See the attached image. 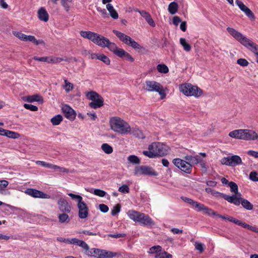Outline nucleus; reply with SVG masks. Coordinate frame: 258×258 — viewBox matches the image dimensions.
Segmentation results:
<instances>
[{
    "label": "nucleus",
    "instance_id": "1",
    "mask_svg": "<svg viewBox=\"0 0 258 258\" xmlns=\"http://www.w3.org/2000/svg\"><path fill=\"white\" fill-rule=\"evenodd\" d=\"M110 125L111 128L115 132L121 135L131 134L132 129L127 122L118 117L110 118Z\"/></svg>",
    "mask_w": 258,
    "mask_h": 258
},
{
    "label": "nucleus",
    "instance_id": "2",
    "mask_svg": "<svg viewBox=\"0 0 258 258\" xmlns=\"http://www.w3.org/2000/svg\"><path fill=\"white\" fill-rule=\"evenodd\" d=\"M149 151H144V155L152 158L156 156H163L168 153V147L161 143H153L148 147Z\"/></svg>",
    "mask_w": 258,
    "mask_h": 258
},
{
    "label": "nucleus",
    "instance_id": "3",
    "mask_svg": "<svg viewBox=\"0 0 258 258\" xmlns=\"http://www.w3.org/2000/svg\"><path fill=\"white\" fill-rule=\"evenodd\" d=\"M229 136L233 138L245 141L257 140L258 141V134L252 130H235L230 132Z\"/></svg>",
    "mask_w": 258,
    "mask_h": 258
},
{
    "label": "nucleus",
    "instance_id": "4",
    "mask_svg": "<svg viewBox=\"0 0 258 258\" xmlns=\"http://www.w3.org/2000/svg\"><path fill=\"white\" fill-rule=\"evenodd\" d=\"M127 215L131 219L139 222L143 226L152 227L155 224L148 215L142 213L130 210L127 212Z\"/></svg>",
    "mask_w": 258,
    "mask_h": 258
},
{
    "label": "nucleus",
    "instance_id": "5",
    "mask_svg": "<svg viewBox=\"0 0 258 258\" xmlns=\"http://www.w3.org/2000/svg\"><path fill=\"white\" fill-rule=\"evenodd\" d=\"M68 195L72 199L77 200V207L79 209L78 215L81 219H85L88 216V208L86 203L83 201V198L81 196L75 195L72 193H69Z\"/></svg>",
    "mask_w": 258,
    "mask_h": 258
},
{
    "label": "nucleus",
    "instance_id": "6",
    "mask_svg": "<svg viewBox=\"0 0 258 258\" xmlns=\"http://www.w3.org/2000/svg\"><path fill=\"white\" fill-rule=\"evenodd\" d=\"M143 89L148 92H156L159 93L161 99L165 97L163 86L158 82L154 81H146L143 85Z\"/></svg>",
    "mask_w": 258,
    "mask_h": 258
},
{
    "label": "nucleus",
    "instance_id": "7",
    "mask_svg": "<svg viewBox=\"0 0 258 258\" xmlns=\"http://www.w3.org/2000/svg\"><path fill=\"white\" fill-rule=\"evenodd\" d=\"M241 194L238 195L227 196V201L236 206L241 204L242 207L247 210H252L253 206L248 200L241 197Z\"/></svg>",
    "mask_w": 258,
    "mask_h": 258
},
{
    "label": "nucleus",
    "instance_id": "8",
    "mask_svg": "<svg viewBox=\"0 0 258 258\" xmlns=\"http://www.w3.org/2000/svg\"><path fill=\"white\" fill-rule=\"evenodd\" d=\"M113 33L119 39L120 41L128 46H130L135 49H141L144 48L138 43L135 41L130 36L122 33L117 30H113Z\"/></svg>",
    "mask_w": 258,
    "mask_h": 258
},
{
    "label": "nucleus",
    "instance_id": "9",
    "mask_svg": "<svg viewBox=\"0 0 258 258\" xmlns=\"http://www.w3.org/2000/svg\"><path fill=\"white\" fill-rule=\"evenodd\" d=\"M180 90V92L187 96H194L196 97H199L202 94V90L200 88L190 84L181 85Z\"/></svg>",
    "mask_w": 258,
    "mask_h": 258
},
{
    "label": "nucleus",
    "instance_id": "10",
    "mask_svg": "<svg viewBox=\"0 0 258 258\" xmlns=\"http://www.w3.org/2000/svg\"><path fill=\"white\" fill-rule=\"evenodd\" d=\"M86 97L92 101L89 103V106L94 109L100 108L104 104L103 98L98 93L94 91L87 93Z\"/></svg>",
    "mask_w": 258,
    "mask_h": 258
},
{
    "label": "nucleus",
    "instance_id": "11",
    "mask_svg": "<svg viewBox=\"0 0 258 258\" xmlns=\"http://www.w3.org/2000/svg\"><path fill=\"white\" fill-rule=\"evenodd\" d=\"M134 174L136 176L145 175L150 176H157L158 175V173L152 167L146 165L136 166L135 168Z\"/></svg>",
    "mask_w": 258,
    "mask_h": 258
},
{
    "label": "nucleus",
    "instance_id": "12",
    "mask_svg": "<svg viewBox=\"0 0 258 258\" xmlns=\"http://www.w3.org/2000/svg\"><path fill=\"white\" fill-rule=\"evenodd\" d=\"M173 163L181 171L189 174L192 170V166L190 163L184 160L176 158L173 160Z\"/></svg>",
    "mask_w": 258,
    "mask_h": 258
},
{
    "label": "nucleus",
    "instance_id": "13",
    "mask_svg": "<svg viewBox=\"0 0 258 258\" xmlns=\"http://www.w3.org/2000/svg\"><path fill=\"white\" fill-rule=\"evenodd\" d=\"M80 34L81 37L90 40L98 45L101 42L103 37L99 34L91 31H81Z\"/></svg>",
    "mask_w": 258,
    "mask_h": 258
},
{
    "label": "nucleus",
    "instance_id": "14",
    "mask_svg": "<svg viewBox=\"0 0 258 258\" xmlns=\"http://www.w3.org/2000/svg\"><path fill=\"white\" fill-rule=\"evenodd\" d=\"M13 34L15 36L18 37L21 40L25 41H31L37 45L44 43L43 41L41 40H37L34 36L26 35L20 32L13 31Z\"/></svg>",
    "mask_w": 258,
    "mask_h": 258
},
{
    "label": "nucleus",
    "instance_id": "15",
    "mask_svg": "<svg viewBox=\"0 0 258 258\" xmlns=\"http://www.w3.org/2000/svg\"><path fill=\"white\" fill-rule=\"evenodd\" d=\"M227 31H228L230 35H231L236 40L239 42L243 45L246 41H247L248 38L234 28L227 27Z\"/></svg>",
    "mask_w": 258,
    "mask_h": 258
},
{
    "label": "nucleus",
    "instance_id": "16",
    "mask_svg": "<svg viewBox=\"0 0 258 258\" xmlns=\"http://www.w3.org/2000/svg\"><path fill=\"white\" fill-rule=\"evenodd\" d=\"M25 192L27 195L35 198L49 199L50 198L49 195L34 188H28Z\"/></svg>",
    "mask_w": 258,
    "mask_h": 258
},
{
    "label": "nucleus",
    "instance_id": "17",
    "mask_svg": "<svg viewBox=\"0 0 258 258\" xmlns=\"http://www.w3.org/2000/svg\"><path fill=\"white\" fill-rule=\"evenodd\" d=\"M99 46L102 47H106L110 51L113 52L114 53L118 48L114 43L111 42L108 38L103 36L101 39V42L99 43Z\"/></svg>",
    "mask_w": 258,
    "mask_h": 258
},
{
    "label": "nucleus",
    "instance_id": "18",
    "mask_svg": "<svg viewBox=\"0 0 258 258\" xmlns=\"http://www.w3.org/2000/svg\"><path fill=\"white\" fill-rule=\"evenodd\" d=\"M235 3L238 6L239 8L241 10V11L244 12L246 16L247 17H248L251 20L253 21L255 20V18L254 14L242 2L239 0H236L235 1Z\"/></svg>",
    "mask_w": 258,
    "mask_h": 258
},
{
    "label": "nucleus",
    "instance_id": "19",
    "mask_svg": "<svg viewBox=\"0 0 258 258\" xmlns=\"http://www.w3.org/2000/svg\"><path fill=\"white\" fill-rule=\"evenodd\" d=\"M64 116L70 120H74L76 116L75 111L68 105L65 104L61 107Z\"/></svg>",
    "mask_w": 258,
    "mask_h": 258
},
{
    "label": "nucleus",
    "instance_id": "20",
    "mask_svg": "<svg viewBox=\"0 0 258 258\" xmlns=\"http://www.w3.org/2000/svg\"><path fill=\"white\" fill-rule=\"evenodd\" d=\"M242 164L241 158L238 155L227 157V166L235 167Z\"/></svg>",
    "mask_w": 258,
    "mask_h": 258
},
{
    "label": "nucleus",
    "instance_id": "21",
    "mask_svg": "<svg viewBox=\"0 0 258 258\" xmlns=\"http://www.w3.org/2000/svg\"><path fill=\"white\" fill-rule=\"evenodd\" d=\"M58 208L62 212L70 213L71 212V207L69 205L68 202L63 198H60L57 202Z\"/></svg>",
    "mask_w": 258,
    "mask_h": 258
},
{
    "label": "nucleus",
    "instance_id": "22",
    "mask_svg": "<svg viewBox=\"0 0 258 258\" xmlns=\"http://www.w3.org/2000/svg\"><path fill=\"white\" fill-rule=\"evenodd\" d=\"M243 45L258 56V45L248 39Z\"/></svg>",
    "mask_w": 258,
    "mask_h": 258
},
{
    "label": "nucleus",
    "instance_id": "23",
    "mask_svg": "<svg viewBox=\"0 0 258 258\" xmlns=\"http://www.w3.org/2000/svg\"><path fill=\"white\" fill-rule=\"evenodd\" d=\"M38 17L39 19L43 22H47L49 19V15L44 8L41 7L38 11Z\"/></svg>",
    "mask_w": 258,
    "mask_h": 258
},
{
    "label": "nucleus",
    "instance_id": "24",
    "mask_svg": "<svg viewBox=\"0 0 258 258\" xmlns=\"http://www.w3.org/2000/svg\"><path fill=\"white\" fill-rule=\"evenodd\" d=\"M184 159L188 163H190L191 166L192 164H197L202 161V159L199 155L195 156L186 155L184 157Z\"/></svg>",
    "mask_w": 258,
    "mask_h": 258
},
{
    "label": "nucleus",
    "instance_id": "25",
    "mask_svg": "<svg viewBox=\"0 0 258 258\" xmlns=\"http://www.w3.org/2000/svg\"><path fill=\"white\" fill-rule=\"evenodd\" d=\"M102 253V249L93 248L90 250L89 249L88 252L86 253L87 255L89 256H94L97 257L98 258L101 257V255Z\"/></svg>",
    "mask_w": 258,
    "mask_h": 258
},
{
    "label": "nucleus",
    "instance_id": "26",
    "mask_svg": "<svg viewBox=\"0 0 258 258\" xmlns=\"http://www.w3.org/2000/svg\"><path fill=\"white\" fill-rule=\"evenodd\" d=\"M26 101L29 102L36 101L39 103H42L43 102V99L40 95L35 94L33 95L28 96L27 97Z\"/></svg>",
    "mask_w": 258,
    "mask_h": 258
},
{
    "label": "nucleus",
    "instance_id": "27",
    "mask_svg": "<svg viewBox=\"0 0 258 258\" xmlns=\"http://www.w3.org/2000/svg\"><path fill=\"white\" fill-rule=\"evenodd\" d=\"M119 255V254L117 252H113L110 251L102 249L100 258H112L118 256Z\"/></svg>",
    "mask_w": 258,
    "mask_h": 258
},
{
    "label": "nucleus",
    "instance_id": "28",
    "mask_svg": "<svg viewBox=\"0 0 258 258\" xmlns=\"http://www.w3.org/2000/svg\"><path fill=\"white\" fill-rule=\"evenodd\" d=\"M227 186H229L230 188V191L234 193L233 195L241 194L240 192H238V186L236 183L232 181L229 182L227 180Z\"/></svg>",
    "mask_w": 258,
    "mask_h": 258
},
{
    "label": "nucleus",
    "instance_id": "29",
    "mask_svg": "<svg viewBox=\"0 0 258 258\" xmlns=\"http://www.w3.org/2000/svg\"><path fill=\"white\" fill-rule=\"evenodd\" d=\"M58 0H51L52 2L56 4ZM73 0H61V4L67 12H69L70 8V5Z\"/></svg>",
    "mask_w": 258,
    "mask_h": 258
},
{
    "label": "nucleus",
    "instance_id": "30",
    "mask_svg": "<svg viewBox=\"0 0 258 258\" xmlns=\"http://www.w3.org/2000/svg\"><path fill=\"white\" fill-rule=\"evenodd\" d=\"M178 5L176 2H173L169 4L168 11L171 15L175 14L178 11Z\"/></svg>",
    "mask_w": 258,
    "mask_h": 258
},
{
    "label": "nucleus",
    "instance_id": "31",
    "mask_svg": "<svg viewBox=\"0 0 258 258\" xmlns=\"http://www.w3.org/2000/svg\"><path fill=\"white\" fill-rule=\"evenodd\" d=\"M227 220L243 228H244L246 226V223L243 222L242 221L238 220L232 217H229L228 218L227 217Z\"/></svg>",
    "mask_w": 258,
    "mask_h": 258
},
{
    "label": "nucleus",
    "instance_id": "32",
    "mask_svg": "<svg viewBox=\"0 0 258 258\" xmlns=\"http://www.w3.org/2000/svg\"><path fill=\"white\" fill-rule=\"evenodd\" d=\"M4 136L9 138L15 139H17L20 137V135L18 133L6 130L5 131V133H4Z\"/></svg>",
    "mask_w": 258,
    "mask_h": 258
},
{
    "label": "nucleus",
    "instance_id": "33",
    "mask_svg": "<svg viewBox=\"0 0 258 258\" xmlns=\"http://www.w3.org/2000/svg\"><path fill=\"white\" fill-rule=\"evenodd\" d=\"M180 44L183 46L185 51L188 52L190 51L191 47L188 43L186 42V40L184 38H181L179 40Z\"/></svg>",
    "mask_w": 258,
    "mask_h": 258
},
{
    "label": "nucleus",
    "instance_id": "34",
    "mask_svg": "<svg viewBox=\"0 0 258 258\" xmlns=\"http://www.w3.org/2000/svg\"><path fill=\"white\" fill-rule=\"evenodd\" d=\"M101 149L107 154H110L113 152L112 147L107 143H104L101 145Z\"/></svg>",
    "mask_w": 258,
    "mask_h": 258
},
{
    "label": "nucleus",
    "instance_id": "35",
    "mask_svg": "<svg viewBox=\"0 0 258 258\" xmlns=\"http://www.w3.org/2000/svg\"><path fill=\"white\" fill-rule=\"evenodd\" d=\"M62 120V117L61 115L58 114L51 119V122L53 125H58Z\"/></svg>",
    "mask_w": 258,
    "mask_h": 258
},
{
    "label": "nucleus",
    "instance_id": "36",
    "mask_svg": "<svg viewBox=\"0 0 258 258\" xmlns=\"http://www.w3.org/2000/svg\"><path fill=\"white\" fill-rule=\"evenodd\" d=\"M127 160L129 163L134 164H139L140 163V159L135 155H130L127 157Z\"/></svg>",
    "mask_w": 258,
    "mask_h": 258
},
{
    "label": "nucleus",
    "instance_id": "37",
    "mask_svg": "<svg viewBox=\"0 0 258 258\" xmlns=\"http://www.w3.org/2000/svg\"><path fill=\"white\" fill-rule=\"evenodd\" d=\"M158 71L161 73L166 74L169 72L168 68L164 64H159L157 66Z\"/></svg>",
    "mask_w": 258,
    "mask_h": 258
},
{
    "label": "nucleus",
    "instance_id": "38",
    "mask_svg": "<svg viewBox=\"0 0 258 258\" xmlns=\"http://www.w3.org/2000/svg\"><path fill=\"white\" fill-rule=\"evenodd\" d=\"M58 219L59 221L61 223L64 222L69 223L70 221V218L69 216L65 213L59 214L58 215Z\"/></svg>",
    "mask_w": 258,
    "mask_h": 258
},
{
    "label": "nucleus",
    "instance_id": "39",
    "mask_svg": "<svg viewBox=\"0 0 258 258\" xmlns=\"http://www.w3.org/2000/svg\"><path fill=\"white\" fill-rule=\"evenodd\" d=\"M131 134H133L134 136L138 138L139 139H143L145 138L142 132L138 128L133 129V131H131Z\"/></svg>",
    "mask_w": 258,
    "mask_h": 258
},
{
    "label": "nucleus",
    "instance_id": "40",
    "mask_svg": "<svg viewBox=\"0 0 258 258\" xmlns=\"http://www.w3.org/2000/svg\"><path fill=\"white\" fill-rule=\"evenodd\" d=\"M97 59L101 60L104 63H105L106 64H109L110 62V60L109 58L106 55L101 54H99V55H97Z\"/></svg>",
    "mask_w": 258,
    "mask_h": 258
},
{
    "label": "nucleus",
    "instance_id": "41",
    "mask_svg": "<svg viewBox=\"0 0 258 258\" xmlns=\"http://www.w3.org/2000/svg\"><path fill=\"white\" fill-rule=\"evenodd\" d=\"M51 169H53L54 170H57L61 172L69 173L70 170L69 169L66 168L64 167H60L56 165L52 164L51 165Z\"/></svg>",
    "mask_w": 258,
    "mask_h": 258
},
{
    "label": "nucleus",
    "instance_id": "42",
    "mask_svg": "<svg viewBox=\"0 0 258 258\" xmlns=\"http://www.w3.org/2000/svg\"><path fill=\"white\" fill-rule=\"evenodd\" d=\"M192 206L193 208H197L198 209L197 211L199 212H201V211L203 212V211L205 210V208L206 207V206L204 205L201 204L200 203H198L196 201H195L194 203V204Z\"/></svg>",
    "mask_w": 258,
    "mask_h": 258
},
{
    "label": "nucleus",
    "instance_id": "43",
    "mask_svg": "<svg viewBox=\"0 0 258 258\" xmlns=\"http://www.w3.org/2000/svg\"><path fill=\"white\" fill-rule=\"evenodd\" d=\"M172 256L171 254L164 251L157 254L155 255V258H172Z\"/></svg>",
    "mask_w": 258,
    "mask_h": 258
},
{
    "label": "nucleus",
    "instance_id": "44",
    "mask_svg": "<svg viewBox=\"0 0 258 258\" xmlns=\"http://www.w3.org/2000/svg\"><path fill=\"white\" fill-rule=\"evenodd\" d=\"M63 60L66 61L67 60L65 59H63L61 57H49V63H59Z\"/></svg>",
    "mask_w": 258,
    "mask_h": 258
},
{
    "label": "nucleus",
    "instance_id": "45",
    "mask_svg": "<svg viewBox=\"0 0 258 258\" xmlns=\"http://www.w3.org/2000/svg\"><path fill=\"white\" fill-rule=\"evenodd\" d=\"M161 250H162L161 246H160L159 245H156V246H153L151 247L149 249L148 252L150 253H154L155 252H160L161 251Z\"/></svg>",
    "mask_w": 258,
    "mask_h": 258
},
{
    "label": "nucleus",
    "instance_id": "46",
    "mask_svg": "<svg viewBox=\"0 0 258 258\" xmlns=\"http://www.w3.org/2000/svg\"><path fill=\"white\" fill-rule=\"evenodd\" d=\"M64 89L66 92H68L73 90V85L72 83L69 82L67 80H64Z\"/></svg>",
    "mask_w": 258,
    "mask_h": 258
},
{
    "label": "nucleus",
    "instance_id": "47",
    "mask_svg": "<svg viewBox=\"0 0 258 258\" xmlns=\"http://www.w3.org/2000/svg\"><path fill=\"white\" fill-rule=\"evenodd\" d=\"M93 194L100 197H104L106 195V192L100 189H95Z\"/></svg>",
    "mask_w": 258,
    "mask_h": 258
},
{
    "label": "nucleus",
    "instance_id": "48",
    "mask_svg": "<svg viewBox=\"0 0 258 258\" xmlns=\"http://www.w3.org/2000/svg\"><path fill=\"white\" fill-rule=\"evenodd\" d=\"M121 207L120 205L117 204L115 206L113 207V209L111 210V214L113 216H115L120 211Z\"/></svg>",
    "mask_w": 258,
    "mask_h": 258
},
{
    "label": "nucleus",
    "instance_id": "49",
    "mask_svg": "<svg viewBox=\"0 0 258 258\" xmlns=\"http://www.w3.org/2000/svg\"><path fill=\"white\" fill-rule=\"evenodd\" d=\"M195 246L196 250L202 253L204 251V244L201 242H196Z\"/></svg>",
    "mask_w": 258,
    "mask_h": 258
},
{
    "label": "nucleus",
    "instance_id": "50",
    "mask_svg": "<svg viewBox=\"0 0 258 258\" xmlns=\"http://www.w3.org/2000/svg\"><path fill=\"white\" fill-rule=\"evenodd\" d=\"M126 51L121 48H118L117 50L115 51L114 54L117 56L123 58L125 54Z\"/></svg>",
    "mask_w": 258,
    "mask_h": 258
},
{
    "label": "nucleus",
    "instance_id": "51",
    "mask_svg": "<svg viewBox=\"0 0 258 258\" xmlns=\"http://www.w3.org/2000/svg\"><path fill=\"white\" fill-rule=\"evenodd\" d=\"M237 63L242 66V67H246L248 65L249 62L247 60L244 58H239L237 60Z\"/></svg>",
    "mask_w": 258,
    "mask_h": 258
},
{
    "label": "nucleus",
    "instance_id": "52",
    "mask_svg": "<svg viewBox=\"0 0 258 258\" xmlns=\"http://www.w3.org/2000/svg\"><path fill=\"white\" fill-rule=\"evenodd\" d=\"M118 191L122 193H128L130 188L126 184H123L118 188Z\"/></svg>",
    "mask_w": 258,
    "mask_h": 258
},
{
    "label": "nucleus",
    "instance_id": "53",
    "mask_svg": "<svg viewBox=\"0 0 258 258\" xmlns=\"http://www.w3.org/2000/svg\"><path fill=\"white\" fill-rule=\"evenodd\" d=\"M24 107L26 109L30 110L31 111H36L38 110V107L32 104H24Z\"/></svg>",
    "mask_w": 258,
    "mask_h": 258
},
{
    "label": "nucleus",
    "instance_id": "54",
    "mask_svg": "<svg viewBox=\"0 0 258 258\" xmlns=\"http://www.w3.org/2000/svg\"><path fill=\"white\" fill-rule=\"evenodd\" d=\"M35 163L37 165H39L48 168H51V164L47 163V162L43 161H35Z\"/></svg>",
    "mask_w": 258,
    "mask_h": 258
},
{
    "label": "nucleus",
    "instance_id": "55",
    "mask_svg": "<svg viewBox=\"0 0 258 258\" xmlns=\"http://www.w3.org/2000/svg\"><path fill=\"white\" fill-rule=\"evenodd\" d=\"M9 184V182L6 180H0V192L5 189Z\"/></svg>",
    "mask_w": 258,
    "mask_h": 258
},
{
    "label": "nucleus",
    "instance_id": "56",
    "mask_svg": "<svg viewBox=\"0 0 258 258\" xmlns=\"http://www.w3.org/2000/svg\"><path fill=\"white\" fill-rule=\"evenodd\" d=\"M249 178L252 181H258V173L255 171L250 172Z\"/></svg>",
    "mask_w": 258,
    "mask_h": 258
},
{
    "label": "nucleus",
    "instance_id": "57",
    "mask_svg": "<svg viewBox=\"0 0 258 258\" xmlns=\"http://www.w3.org/2000/svg\"><path fill=\"white\" fill-rule=\"evenodd\" d=\"M33 59L35 60H37V61H43V62H48V60H49V57H37V56H34L33 57Z\"/></svg>",
    "mask_w": 258,
    "mask_h": 258
},
{
    "label": "nucleus",
    "instance_id": "58",
    "mask_svg": "<svg viewBox=\"0 0 258 258\" xmlns=\"http://www.w3.org/2000/svg\"><path fill=\"white\" fill-rule=\"evenodd\" d=\"M99 207L100 210L103 213H106L109 210L108 206L104 204H100Z\"/></svg>",
    "mask_w": 258,
    "mask_h": 258
},
{
    "label": "nucleus",
    "instance_id": "59",
    "mask_svg": "<svg viewBox=\"0 0 258 258\" xmlns=\"http://www.w3.org/2000/svg\"><path fill=\"white\" fill-rule=\"evenodd\" d=\"M126 234L124 233H118V234H110L108 235L109 237L115 238H118L120 237H125Z\"/></svg>",
    "mask_w": 258,
    "mask_h": 258
},
{
    "label": "nucleus",
    "instance_id": "60",
    "mask_svg": "<svg viewBox=\"0 0 258 258\" xmlns=\"http://www.w3.org/2000/svg\"><path fill=\"white\" fill-rule=\"evenodd\" d=\"M212 195L217 198H221L226 199V195L215 190L213 192H212Z\"/></svg>",
    "mask_w": 258,
    "mask_h": 258
},
{
    "label": "nucleus",
    "instance_id": "61",
    "mask_svg": "<svg viewBox=\"0 0 258 258\" xmlns=\"http://www.w3.org/2000/svg\"><path fill=\"white\" fill-rule=\"evenodd\" d=\"M244 228L247 229L249 230L258 233V228L255 226H251L247 224H246V226L244 227Z\"/></svg>",
    "mask_w": 258,
    "mask_h": 258
},
{
    "label": "nucleus",
    "instance_id": "62",
    "mask_svg": "<svg viewBox=\"0 0 258 258\" xmlns=\"http://www.w3.org/2000/svg\"><path fill=\"white\" fill-rule=\"evenodd\" d=\"M181 198L184 202L189 204L191 206H192L194 204V203L195 202V201L192 200V199H189L187 197H182Z\"/></svg>",
    "mask_w": 258,
    "mask_h": 258
},
{
    "label": "nucleus",
    "instance_id": "63",
    "mask_svg": "<svg viewBox=\"0 0 258 258\" xmlns=\"http://www.w3.org/2000/svg\"><path fill=\"white\" fill-rule=\"evenodd\" d=\"M181 22V19L178 16H174L173 18V24L177 26L179 23Z\"/></svg>",
    "mask_w": 258,
    "mask_h": 258
},
{
    "label": "nucleus",
    "instance_id": "64",
    "mask_svg": "<svg viewBox=\"0 0 258 258\" xmlns=\"http://www.w3.org/2000/svg\"><path fill=\"white\" fill-rule=\"evenodd\" d=\"M110 16L114 19H117L118 18V15L115 9L109 12Z\"/></svg>",
    "mask_w": 258,
    "mask_h": 258
}]
</instances>
